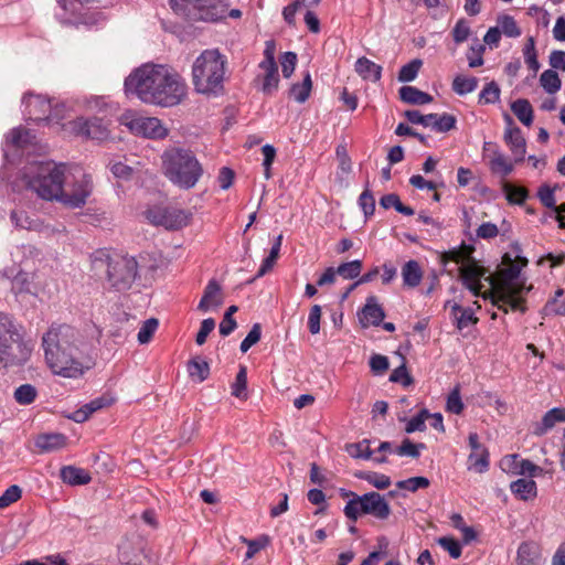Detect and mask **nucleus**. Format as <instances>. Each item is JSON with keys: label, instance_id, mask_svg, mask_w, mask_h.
I'll use <instances>...</instances> for the list:
<instances>
[{"label": "nucleus", "instance_id": "54", "mask_svg": "<svg viewBox=\"0 0 565 565\" xmlns=\"http://www.w3.org/2000/svg\"><path fill=\"white\" fill-rule=\"evenodd\" d=\"M486 51V47L483 44L477 43L472 44L469 47V51L467 53V58L469 63V67L475 68L483 65V53Z\"/></svg>", "mask_w": 565, "mask_h": 565}, {"label": "nucleus", "instance_id": "42", "mask_svg": "<svg viewBox=\"0 0 565 565\" xmlns=\"http://www.w3.org/2000/svg\"><path fill=\"white\" fill-rule=\"evenodd\" d=\"M498 24L501 33L509 38H518L521 35V30L518 26L513 17L503 14L498 18Z\"/></svg>", "mask_w": 565, "mask_h": 565}, {"label": "nucleus", "instance_id": "23", "mask_svg": "<svg viewBox=\"0 0 565 565\" xmlns=\"http://www.w3.org/2000/svg\"><path fill=\"white\" fill-rule=\"evenodd\" d=\"M557 423H565V407H554L546 412L534 428L536 436H543L551 430Z\"/></svg>", "mask_w": 565, "mask_h": 565}, {"label": "nucleus", "instance_id": "55", "mask_svg": "<svg viewBox=\"0 0 565 565\" xmlns=\"http://www.w3.org/2000/svg\"><path fill=\"white\" fill-rule=\"evenodd\" d=\"M446 409L452 414H460L463 411V403L460 396L459 385L455 386L454 390L449 393L446 403Z\"/></svg>", "mask_w": 565, "mask_h": 565}, {"label": "nucleus", "instance_id": "44", "mask_svg": "<svg viewBox=\"0 0 565 565\" xmlns=\"http://www.w3.org/2000/svg\"><path fill=\"white\" fill-rule=\"evenodd\" d=\"M31 138H33L31 130L18 127L11 130L9 142L17 148H23L30 143Z\"/></svg>", "mask_w": 565, "mask_h": 565}, {"label": "nucleus", "instance_id": "39", "mask_svg": "<svg viewBox=\"0 0 565 565\" xmlns=\"http://www.w3.org/2000/svg\"><path fill=\"white\" fill-rule=\"evenodd\" d=\"M247 367L239 365V371L236 375L235 382L231 385V393L233 396L246 399L247 398Z\"/></svg>", "mask_w": 565, "mask_h": 565}, {"label": "nucleus", "instance_id": "52", "mask_svg": "<svg viewBox=\"0 0 565 565\" xmlns=\"http://www.w3.org/2000/svg\"><path fill=\"white\" fill-rule=\"evenodd\" d=\"M397 488L415 492L418 489H425L429 486V480L426 477H412L406 480L398 481Z\"/></svg>", "mask_w": 565, "mask_h": 565}, {"label": "nucleus", "instance_id": "21", "mask_svg": "<svg viewBox=\"0 0 565 565\" xmlns=\"http://www.w3.org/2000/svg\"><path fill=\"white\" fill-rule=\"evenodd\" d=\"M223 303L222 289L215 279H211L204 288L203 296L199 302L198 309L207 312L212 308H217Z\"/></svg>", "mask_w": 565, "mask_h": 565}, {"label": "nucleus", "instance_id": "50", "mask_svg": "<svg viewBox=\"0 0 565 565\" xmlns=\"http://www.w3.org/2000/svg\"><path fill=\"white\" fill-rule=\"evenodd\" d=\"M36 397V388L31 384H22L14 392V398L20 405H29Z\"/></svg>", "mask_w": 565, "mask_h": 565}, {"label": "nucleus", "instance_id": "51", "mask_svg": "<svg viewBox=\"0 0 565 565\" xmlns=\"http://www.w3.org/2000/svg\"><path fill=\"white\" fill-rule=\"evenodd\" d=\"M425 444H414L411 439L405 438L401 446L395 449V452L399 456H408L412 458H418L420 456L419 449H425Z\"/></svg>", "mask_w": 565, "mask_h": 565}, {"label": "nucleus", "instance_id": "22", "mask_svg": "<svg viewBox=\"0 0 565 565\" xmlns=\"http://www.w3.org/2000/svg\"><path fill=\"white\" fill-rule=\"evenodd\" d=\"M60 477L64 483H67L72 487L85 486L92 481V477L87 470L77 468L75 466L62 467L60 470Z\"/></svg>", "mask_w": 565, "mask_h": 565}, {"label": "nucleus", "instance_id": "61", "mask_svg": "<svg viewBox=\"0 0 565 565\" xmlns=\"http://www.w3.org/2000/svg\"><path fill=\"white\" fill-rule=\"evenodd\" d=\"M359 205L366 217L374 214L375 199L367 188L361 193L359 198Z\"/></svg>", "mask_w": 565, "mask_h": 565}, {"label": "nucleus", "instance_id": "20", "mask_svg": "<svg viewBox=\"0 0 565 565\" xmlns=\"http://www.w3.org/2000/svg\"><path fill=\"white\" fill-rule=\"evenodd\" d=\"M115 399L111 396L108 395H102L98 396L90 402L84 404L82 407L76 409L70 415V418L76 423H84L86 422L90 415H93L95 412L103 409L107 406H110Z\"/></svg>", "mask_w": 565, "mask_h": 565}, {"label": "nucleus", "instance_id": "12", "mask_svg": "<svg viewBox=\"0 0 565 565\" xmlns=\"http://www.w3.org/2000/svg\"><path fill=\"white\" fill-rule=\"evenodd\" d=\"M157 92L148 96L150 105L161 107H172L181 103L186 95V84L183 78L172 68L166 65V81H163Z\"/></svg>", "mask_w": 565, "mask_h": 565}, {"label": "nucleus", "instance_id": "46", "mask_svg": "<svg viewBox=\"0 0 565 565\" xmlns=\"http://www.w3.org/2000/svg\"><path fill=\"white\" fill-rule=\"evenodd\" d=\"M456 117L450 114H435L431 128L438 132H447L456 127Z\"/></svg>", "mask_w": 565, "mask_h": 565}, {"label": "nucleus", "instance_id": "47", "mask_svg": "<svg viewBox=\"0 0 565 565\" xmlns=\"http://www.w3.org/2000/svg\"><path fill=\"white\" fill-rule=\"evenodd\" d=\"M503 191L510 203L522 204L527 198L526 189L522 186H514L513 184L505 182L503 184Z\"/></svg>", "mask_w": 565, "mask_h": 565}, {"label": "nucleus", "instance_id": "25", "mask_svg": "<svg viewBox=\"0 0 565 565\" xmlns=\"http://www.w3.org/2000/svg\"><path fill=\"white\" fill-rule=\"evenodd\" d=\"M511 492L520 500L527 501L537 494L536 482L532 479H518L510 484Z\"/></svg>", "mask_w": 565, "mask_h": 565}, {"label": "nucleus", "instance_id": "37", "mask_svg": "<svg viewBox=\"0 0 565 565\" xmlns=\"http://www.w3.org/2000/svg\"><path fill=\"white\" fill-rule=\"evenodd\" d=\"M490 169L493 173L507 177L513 171V163L501 151L494 150L490 160Z\"/></svg>", "mask_w": 565, "mask_h": 565}, {"label": "nucleus", "instance_id": "5", "mask_svg": "<svg viewBox=\"0 0 565 565\" xmlns=\"http://www.w3.org/2000/svg\"><path fill=\"white\" fill-rule=\"evenodd\" d=\"M93 265L95 268H106L109 289L118 292L129 290L138 277V263L132 256H110L104 250H97Z\"/></svg>", "mask_w": 565, "mask_h": 565}, {"label": "nucleus", "instance_id": "41", "mask_svg": "<svg viewBox=\"0 0 565 565\" xmlns=\"http://www.w3.org/2000/svg\"><path fill=\"white\" fill-rule=\"evenodd\" d=\"M345 450L353 458L371 459L373 456V451L370 449L369 439H363L355 444H349L347 445Z\"/></svg>", "mask_w": 565, "mask_h": 565}, {"label": "nucleus", "instance_id": "30", "mask_svg": "<svg viewBox=\"0 0 565 565\" xmlns=\"http://www.w3.org/2000/svg\"><path fill=\"white\" fill-rule=\"evenodd\" d=\"M402 277L405 286L414 288L420 284L423 271L416 260H408L402 267Z\"/></svg>", "mask_w": 565, "mask_h": 565}, {"label": "nucleus", "instance_id": "36", "mask_svg": "<svg viewBox=\"0 0 565 565\" xmlns=\"http://www.w3.org/2000/svg\"><path fill=\"white\" fill-rule=\"evenodd\" d=\"M540 559L539 548L535 544L524 542L518 550L519 565H536Z\"/></svg>", "mask_w": 565, "mask_h": 565}, {"label": "nucleus", "instance_id": "48", "mask_svg": "<svg viewBox=\"0 0 565 565\" xmlns=\"http://www.w3.org/2000/svg\"><path fill=\"white\" fill-rule=\"evenodd\" d=\"M159 326V321L156 318H150L143 321L142 326L140 327L137 339L140 344L148 343L151 338L153 337L157 328Z\"/></svg>", "mask_w": 565, "mask_h": 565}, {"label": "nucleus", "instance_id": "13", "mask_svg": "<svg viewBox=\"0 0 565 565\" xmlns=\"http://www.w3.org/2000/svg\"><path fill=\"white\" fill-rule=\"evenodd\" d=\"M23 114L26 121L46 125H60L63 116H60L58 106L52 107L51 100L42 95L26 92L22 97Z\"/></svg>", "mask_w": 565, "mask_h": 565}, {"label": "nucleus", "instance_id": "3", "mask_svg": "<svg viewBox=\"0 0 565 565\" xmlns=\"http://www.w3.org/2000/svg\"><path fill=\"white\" fill-rule=\"evenodd\" d=\"M161 162L164 177L183 190L194 188L203 175V167L190 149L170 147L161 154Z\"/></svg>", "mask_w": 565, "mask_h": 565}, {"label": "nucleus", "instance_id": "16", "mask_svg": "<svg viewBox=\"0 0 565 565\" xmlns=\"http://www.w3.org/2000/svg\"><path fill=\"white\" fill-rule=\"evenodd\" d=\"M129 129L136 136L161 140L168 136V129L157 117H138L128 124Z\"/></svg>", "mask_w": 565, "mask_h": 565}, {"label": "nucleus", "instance_id": "9", "mask_svg": "<svg viewBox=\"0 0 565 565\" xmlns=\"http://www.w3.org/2000/svg\"><path fill=\"white\" fill-rule=\"evenodd\" d=\"M475 247L462 243L459 247L444 252L440 255V262L446 265L448 262L457 264L462 263L459 269L462 284L475 295L478 296L482 288L481 278L486 274V269L477 264L471 257Z\"/></svg>", "mask_w": 565, "mask_h": 565}, {"label": "nucleus", "instance_id": "45", "mask_svg": "<svg viewBox=\"0 0 565 565\" xmlns=\"http://www.w3.org/2000/svg\"><path fill=\"white\" fill-rule=\"evenodd\" d=\"M422 64V61L416 58L403 65L398 72V81L402 83L414 81L419 72Z\"/></svg>", "mask_w": 565, "mask_h": 565}, {"label": "nucleus", "instance_id": "27", "mask_svg": "<svg viewBox=\"0 0 565 565\" xmlns=\"http://www.w3.org/2000/svg\"><path fill=\"white\" fill-rule=\"evenodd\" d=\"M355 72L363 79L377 82L381 78L382 67L363 56L355 62Z\"/></svg>", "mask_w": 565, "mask_h": 565}, {"label": "nucleus", "instance_id": "56", "mask_svg": "<svg viewBox=\"0 0 565 565\" xmlns=\"http://www.w3.org/2000/svg\"><path fill=\"white\" fill-rule=\"evenodd\" d=\"M297 54L295 52H285L281 54L279 62L284 77L289 78L295 72L297 64Z\"/></svg>", "mask_w": 565, "mask_h": 565}, {"label": "nucleus", "instance_id": "31", "mask_svg": "<svg viewBox=\"0 0 565 565\" xmlns=\"http://www.w3.org/2000/svg\"><path fill=\"white\" fill-rule=\"evenodd\" d=\"M190 214L179 209H167L163 226L168 230H180L189 224Z\"/></svg>", "mask_w": 565, "mask_h": 565}, {"label": "nucleus", "instance_id": "43", "mask_svg": "<svg viewBox=\"0 0 565 565\" xmlns=\"http://www.w3.org/2000/svg\"><path fill=\"white\" fill-rule=\"evenodd\" d=\"M362 270V262L359 259L342 263L337 268V274L344 279H354L360 276Z\"/></svg>", "mask_w": 565, "mask_h": 565}, {"label": "nucleus", "instance_id": "6", "mask_svg": "<svg viewBox=\"0 0 565 565\" xmlns=\"http://www.w3.org/2000/svg\"><path fill=\"white\" fill-rule=\"evenodd\" d=\"M29 356L30 350L23 342L20 328L11 316L0 312V364L3 367L19 366Z\"/></svg>", "mask_w": 565, "mask_h": 565}, {"label": "nucleus", "instance_id": "38", "mask_svg": "<svg viewBox=\"0 0 565 565\" xmlns=\"http://www.w3.org/2000/svg\"><path fill=\"white\" fill-rule=\"evenodd\" d=\"M477 86L478 79L473 76L458 75L452 82V90L460 96L472 93Z\"/></svg>", "mask_w": 565, "mask_h": 565}, {"label": "nucleus", "instance_id": "24", "mask_svg": "<svg viewBox=\"0 0 565 565\" xmlns=\"http://www.w3.org/2000/svg\"><path fill=\"white\" fill-rule=\"evenodd\" d=\"M66 436L61 433L41 434L35 438V446L42 452H50L63 448L66 445Z\"/></svg>", "mask_w": 565, "mask_h": 565}, {"label": "nucleus", "instance_id": "10", "mask_svg": "<svg viewBox=\"0 0 565 565\" xmlns=\"http://www.w3.org/2000/svg\"><path fill=\"white\" fill-rule=\"evenodd\" d=\"M170 6L189 22H217L227 12L224 0H170Z\"/></svg>", "mask_w": 565, "mask_h": 565}, {"label": "nucleus", "instance_id": "15", "mask_svg": "<svg viewBox=\"0 0 565 565\" xmlns=\"http://www.w3.org/2000/svg\"><path fill=\"white\" fill-rule=\"evenodd\" d=\"M70 130L79 137L96 141L107 140L109 137V122L100 117H78L68 122Z\"/></svg>", "mask_w": 565, "mask_h": 565}, {"label": "nucleus", "instance_id": "19", "mask_svg": "<svg viewBox=\"0 0 565 565\" xmlns=\"http://www.w3.org/2000/svg\"><path fill=\"white\" fill-rule=\"evenodd\" d=\"M509 127L504 132V140L515 156V162L522 161L526 150V142L519 127H512L513 119L510 115L504 116Z\"/></svg>", "mask_w": 565, "mask_h": 565}, {"label": "nucleus", "instance_id": "34", "mask_svg": "<svg viewBox=\"0 0 565 565\" xmlns=\"http://www.w3.org/2000/svg\"><path fill=\"white\" fill-rule=\"evenodd\" d=\"M281 239H282L281 235H278L276 237V241L270 248L269 255L266 258H264L256 276L253 279H249V284L254 279L265 276L267 273H269L273 269V267L279 256V252H280V247H281Z\"/></svg>", "mask_w": 565, "mask_h": 565}, {"label": "nucleus", "instance_id": "4", "mask_svg": "<svg viewBox=\"0 0 565 565\" xmlns=\"http://www.w3.org/2000/svg\"><path fill=\"white\" fill-rule=\"evenodd\" d=\"M226 57L218 50H205L192 65L194 89L207 96H218L224 89Z\"/></svg>", "mask_w": 565, "mask_h": 565}, {"label": "nucleus", "instance_id": "57", "mask_svg": "<svg viewBox=\"0 0 565 565\" xmlns=\"http://www.w3.org/2000/svg\"><path fill=\"white\" fill-rule=\"evenodd\" d=\"M22 495V490L19 486L12 484L0 495V509H4L10 504L17 502Z\"/></svg>", "mask_w": 565, "mask_h": 565}, {"label": "nucleus", "instance_id": "29", "mask_svg": "<svg viewBox=\"0 0 565 565\" xmlns=\"http://www.w3.org/2000/svg\"><path fill=\"white\" fill-rule=\"evenodd\" d=\"M311 89H312L311 75L309 72H307L305 74L301 83H295L291 85L288 94H289V97L292 98L295 102L302 104L309 98Z\"/></svg>", "mask_w": 565, "mask_h": 565}, {"label": "nucleus", "instance_id": "60", "mask_svg": "<svg viewBox=\"0 0 565 565\" xmlns=\"http://www.w3.org/2000/svg\"><path fill=\"white\" fill-rule=\"evenodd\" d=\"M406 119L416 125L424 127H431V121L435 119V114L422 115L418 110L409 109L404 113Z\"/></svg>", "mask_w": 565, "mask_h": 565}, {"label": "nucleus", "instance_id": "7", "mask_svg": "<svg viewBox=\"0 0 565 565\" xmlns=\"http://www.w3.org/2000/svg\"><path fill=\"white\" fill-rule=\"evenodd\" d=\"M65 168L63 163L41 162L25 173L28 188L35 191L43 200H56L62 193V184L65 181Z\"/></svg>", "mask_w": 565, "mask_h": 565}, {"label": "nucleus", "instance_id": "33", "mask_svg": "<svg viewBox=\"0 0 565 565\" xmlns=\"http://www.w3.org/2000/svg\"><path fill=\"white\" fill-rule=\"evenodd\" d=\"M511 110L516 118L524 125L531 126L533 122V108L525 98H519L511 104Z\"/></svg>", "mask_w": 565, "mask_h": 565}, {"label": "nucleus", "instance_id": "64", "mask_svg": "<svg viewBox=\"0 0 565 565\" xmlns=\"http://www.w3.org/2000/svg\"><path fill=\"white\" fill-rule=\"evenodd\" d=\"M520 461L519 455H508L501 459L500 467L505 472L519 475Z\"/></svg>", "mask_w": 565, "mask_h": 565}, {"label": "nucleus", "instance_id": "59", "mask_svg": "<svg viewBox=\"0 0 565 565\" xmlns=\"http://www.w3.org/2000/svg\"><path fill=\"white\" fill-rule=\"evenodd\" d=\"M451 33L457 44L465 42L471 33L469 22L465 19L458 20Z\"/></svg>", "mask_w": 565, "mask_h": 565}, {"label": "nucleus", "instance_id": "63", "mask_svg": "<svg viewBox=\"0 0 565 565\" xmlns=\"http://www.w3.org/2000/svg\"><path fill=\"white\" fill-rule=\"evenodd\" d=\"M438 544L445 548L452 558H458L461 555V546L458 541L452 537L444 536L438 540Z\"/></svg>", "mask_w": 565, "mask_h": 565}, {"label": "nucleus", "instance_id": "53", "mask_svg": "<svg viewBox=\"0 0 565 565\" xmlns=\"http://www.w3.org/2000/svg\"><path fill=\"white\" fill-rule=\"evenodd\" d=\"M263 154V168H264V175L268 180L271 178V164L275 161L276 158V149L271 145H265L260 149Z\"/></svg>", "mask_w": 565, "mask_h": 565}, {"label": "nucleus", "instance_id": "49", "mask_svg": "<svg viewBox=\"0 0 565 565\" xmlns=\"http://www.w3.org/2000/svg\"><path fill=\"white\" fill-rule=\"evenodd\" d=\"M500 87L495 82L488 83L479 94V103L494 104L500 99Z\"/></svg>", "mask_w": 565, "mask_h": 565}, {"label": "nucleus", "instance_id": "2", "mask_svg": "<svg viewBox=\"0 0 565 565\" xmlns=\"http://www.w3.org/2000/svg\"><path fill=\"white\" fill-rule=\"evenodd\" d=\"M527 265V259L522 256L511 258L505 254L502 258V268L499 270V280L491 290L492 303L505 313L509 309L524 313L526 311L524 294L531 290L524 284L515 282L522 267Z\"/></svg>", "mask_w": 565, "mask_h": 565}, {"label": "nucleus", "instance_id": "18", "mask_svg": "<svg viewBox=\"0 0 565 565\" xmlns=\"http://www.w3.org/2000/svg\"><path fill=\"white\" fill-rule=\"evenodd\" d=\"M358 317L362 328H369L370 326L377 327L383 322L385 311L377 302V298L375 296H369L365 305L359 311Z\"/></svg>", "mask_w": 565, "mask_h": 565}, {"label": "nucleus", "instance_id": "17", "mask_svg": "<svg viewBox=\"0 0 565 565\" xmlns=\"http://www.w3.org/2000/svg\"><path fill=\"white\" fill-rule=\"evenodd\" d=\"M259 73L255 76L254 87L265 96H273L279 87V73L277 64L258 65Z\"/></svg>", "mask_w": 565, "mask_h": 565}, {"label": "nucleus", "instance_id": "28", "mask_svg": "<svg viewBox=\"0 0 565 565\" xmlns=\"http://www.w3.org/2000/svg\"><path fill=\"white\" fill-rule=\"evenodd\" d=\"M447 306H450L451 315L459 330H462L469 324L476 323L478 321L470 308H463L457 302L451 303L450 301L447 302Z\"/></svg>", "mask_w": 565, "mask_h": 565}, {"label": "nucleus", "instance_id": "40", "mask_svg": "<svg viewBox=\"0 0 565 565\" xmlns=\"http://www.w3.org/2000/svg\"><path fill=\"white\" fill-rule=\"evenodd\" d=\"M541 86L548 94H555L561 89V78L558 74L553 70L544 71L540 76Z\"/></svg>", "mask_w": 565, "mask_h": 565}, {"label": "nucleus", "instance_id": "35", "mask_svg": "<svg viewBox=\"0 0 565 565\" xmlns=\"http://www.w3.org/2000/svg\"><path fill=\"white\" fill-rule=\"evenodd\" d=\"M188 372L194 382L202 383L210 375V365L205 360L194 358L188 363Z\"/></svg>", "mask_w": 565, "mask_h": 565}, {"label": "nucleus", "instance_id": "32", "mask_svg": "<svg viewBox=\"0 0 565 565\" xmlns=\"http://www.w3.org/2000/svg\"><path fill=\"white\" fill-rule=\"evenodd\" d=\"M468 469L478 473H483L489 469V451L486 447L471 450L468 457Z\"/></svg>", "mask_w": 565, "mask_h": 565}, {"label": "nucleus", "instance_id": "11", "mask_svg": "<svg viewBox=\"0 0 565 565\" xmlns=\"http://www.w3.org/2000/svg\"><path fill=\"white\" fill-rule=\"evenodd\" d=\"M344 515L355 522L361 515L370 514L377 520H386L391 515V508L385 498L375 491L354 495L344 507Z\"/></svg>", "mask_w": 565, "mask_h": 565}, {"label": "nucleus", "instance_id": "58", "mask_svg": "<svg viewBox=\"0 0 565 565\" xmlns=\"http://www.w3.org/2000/svg\"><path fill=\"white\" fill-rule=\"evenodd\" d=\"M429 412L427 409H423L411 418L405 427V431L411 434L414 431H423L426 428L425 420L428 418Z\"/></svg>", "mask_w": 565, "mask_h": 565}, {"label": "nucleus", "instance_id": "8", "mask_svg": "<svg viewBox=\"0 0 565 565\" xmlns=\"http://www.w3.org/2000/svg\"><path fill=\"white\" fill-rule=\"evenodd\" d=\"M166 81V65L143 64L134 70L124 82V90L128 98L136 97L150 104L148 96L156 93L158 86Z\"/></svg>", "mask_w": 565, "mask_h": 565}, {"label": "nucleus", "instance_id": "26", "mask_svg": "<svg viewBox=\"0 0 565 565\" xmlns=\"http://www.w3.org/2000/svg\"><path fill=\"white\" fill-rule=\"evenodd\" d=\"M402 102L411 105H426L433 102V96L418 89L415 86H402L399 88Z\"/></svg>", "mask_w": 565, "mask_h": 565}, {"label": "nucleus", "instance_id": "1", "mask_svg": "<svg viewBox=\"0 0 565 565\" xmlns=\"http://www.w3.org/2000/svg\"><path fill=\"white\" fill-rule=\"evenodd\" d=\"M82 335L67 323H52L42 335L44 359L53 374L77 379L84 374L81 361Z\"/></svg>", "mask_w": 565, "mask_h": 565}, {"label": "nucleus", "instance_id": "62", "mask_svg": "<svg viewBox=\"0 0 565 565\" xmlns=\"http://www.w3.org/2000/svg\"><path fill=\"white\" fill-rule=\"evenodd\" d=\"M360 478L366 480L369 483H371L373 487L380 490H384L388 488L391 484L390 477L375 472L365 473L363 476H360Z\"/></svg>", "mask_w": 565, "mask_h": 565}, {"label": "nucleus", "instance_id": "14", "mask_svg": "<svg viewBox=\"0 0 565 565\" xmlns=\"http://www.w3.org/2000/svg\"><path fill=\"white\" fill-rule=\"evenodd\" d=\"M92 190V180L85 173H81L78 178L74 177L72 182L65 178L62 184V193L56 198V201L72 209L82 207L85 205Z\"/></svg>", "mask_w": 565, "mask_h": 565}]
</instances>
